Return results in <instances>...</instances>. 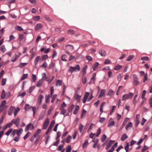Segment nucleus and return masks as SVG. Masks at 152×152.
Returning a JSON list of instances; mask_svg holds the SVG:
<instances>
[{
  "mask_svg": "<svg viewBox=\"0 0 152 152\" xmlns=\"http://www.w3.org/2000/svg\"><path fill=\"white\" fill-rule=\"evenodd\" d=\"M118 143L117 142H116L113 145L111 149H112L113 151L114 150L115 148L117 146Z\"/></svg>",
  "mask_w": 152,
  "mask_h": 152,
  "instance_id": "e2e57ef3",
  "label": "nucleus"
},
{
  "mask_svg": "<svg viewBox=\"0 0 152 152\" xmlns=\"http://www.w3.org/2000/svg\"><path fill=\"white\" fill-rule=\"evenodd\" d=\"M61 111L60 113V114L64 115L66 112V110L64 108L61 109Z\"/></svg>",
  "mask_w": 152,
  "mask_h": 152,
  "instance_id": "864d4df0",
  "label": "nucleus"
},
{
  "mask_svg": "<svg viewBox=\"0 0 152 152\" xmlns=\"http://www.w3.org/2000/svg\"><path fill=\"white\" fill-rule=\"evenodd\" d=\"M15 30L19 31H21L23 30V29L21 27L18 26H15Z\"/></svg>",
  "mask_w": 152,
  "mask_h": 152,
  "instance_id": "bb28decb",
  "label": "nucleus"
},
{
  "mask_svg": "<svg viewBox=\"0 0 152 152\" xmlns=\"http://www.w3.org/2000/svg\"><path fill=\"white\" fill-rule=\"evenodd\" d=\"M27 64V63H20L19 65V67L20 68H22L26 65Z\"/></svg>",
  "mask_w": 152,
  "mask_h": 152,
  "instance_id": "69168bd1",
  "label": "nucleus"
},
{
  "mask_svg": "<svg viewBox=\"0 0 152 152\" xmlns=\"http://www.w3.org/2000/svg\"><path fill=\"white\" fill-rule=\"evenodd\" d=\"M5 92L4 90H3L2 92L1 96V98L2 99H4L5 97Z\"/></svg>",
  "mask_w": 152,
  "mask_h": 152,
  "instance_id": "8fccbe9b",
  "label": "nucleus"
},
{
  "mask_svg": "<svg viewBox=\"0 0 152 152\" xmlns=\"http://www.w3.org/2000/svg\"><path fill=\"white\" fill-rule=\"evenodd\" d=\"M114 94V92L113 90L111 89H110L108 92L107 94V95L109 96H111Z\"/></svg>",
  "mask_w": 152,
  "mask_h": 152,
  "instance_id": "473e14b6",
  "label": "nucleus"
},
{
  "mask_svg": "<svg viewBox=\"0 0 152 152\" xmlns=\"http://www.w3.org/2000/svg\"><path fill=\"white\" fill-rule=\"evenodd\" d=\"M41 60V58L39 56H37L35 58L34 61V63L35 65H37L39 61Z\"/></svg>",
  "mask_w": 152,
  "mask_h": 152,
  "instance_id": "1a4fd4ad",
  "label": "nucleus"
},
{
  "mask_svg": "<svg viewBox=\"0 0 152 152\" xmlns=\"http://www.w3.org/2000/svg\"><path fill=\"white\" fill-rule=\"evenodd\" d=\"M80 70V66L78 65H77L75 67L70 66L69 67V71L72 73L74 72L78 71Z\"/></svg>",
  "mask_w": 152,
  "mask_h": 152,
  "instance_id": "f257e3e1",
  "label": "nucleus"
},
{
  "mask_svg": "<svg viewBox=\"0 0 152 152\" xmlns=\"http://www.w3.org/2000/svg\"><path fill=\"white\" fill-rule=\"evenodd\" d=\"M96 76V74L95 73H94L92 75V77L91 79V81L89 82V83L90 84V83L91 82L92 83H94V81L95 80V77Z\"/></svg>",
  "mask_w": 152,
  "mask_h": 152,
  "instance_id": "f3484780",
  "label": "nucleus"
},
{
  "mask_svg": "<svg viewBox=\"0 0 152 152\" xmlns=\"http://www.w3.org/2000/svg\"><path fill=\"white\" fill-rule=\"evenodd\" d=\"M51 96H50V95H48L47 97L46 96L45 97V102L46 103H48L50 101V99Z\"/></svg>",
  "mask_w": 152,
  "mask_h": 152,
  "instance_id": "49530a36",
  "label": "nucleus"
},
{
  "mask_svg": "<svg viewBox=\"0 0 152 152\" xmlns=\"http://www.w3.org/2000/svg\"><path fill=\"white\" fill-rule=\"evenodd\" d=\"M55 123V121L53 120L51 122L48 130H47V131L45 133V134H48L49 133V132L52 130V128L53 127Z\"/></svg>",
  "mask_w": 152,
  "mask_h": 152,
  "instance_id": "423d86ee",
  "label": "nucleus"
},
{
  "mask_svg": "<svg viewBox=\"0 0 152 152\" xmlns=\"http://www.w3.org/2000/svg\"><path fill=\"white\" fill-rule=\"evenodd\" d=\"M132 77L133 80V85L136 86L138 85L140 83V82L138 81V78L137 75L135 74H133L132 75Z\"/></svg>",
  "mask_w": 152,
  "mask_h": 152,
  "instance_id": "f03ea898",
  "label": "nucleus"
},
{
  "mask_svg": "<svg viewBox=\"0 0 152 152\" xmlns=\"http://www.w3.org/2000/svg\"><path fill=\"white\" fill-rule=\"evenodd\" d=\"M99 64L98 62H96L95 63L93 68V71H94L97 69Z\"/></svg>",
  "mask_w": 152,
  "mask_h": 152,
  "instance_id": "c85d7f7f",
  "label": "nucleus"
},
{
  "mask_svg": "<svg viewBox=\"0 0 152 152\" xmlns=\"http://www.w3.org/2000/svg\"><path fill=\"white\" fill-rule=\"evenodd\" d=\"M133 95L132 93H130L128 94H125L124 95L122 98V100L124 101L126 99H129L132 97Z\"/></svg>",
  "mask_w": 152,
  "mask_h": 152,
  "instance_id": "7ed1b4c3",
  "label": "nucleus"
},
{
  "mask_svg": "<svg viewBox=\"0 0 152 152\" xmlns=\"http://www.w3.org/2000/svg\"><path fill=\"white\" fill-rule=\"evenodd\" d=\"M40 131L41 129H38L36 132H35L34 135H35V136L37 137V136L39 134Z\"/></svg>",
  "mask_w": 152,
  "mask_h": 152,
  "instance_id": "603ef678",
  "label": "nucleus"
},
{
  "mask_svg": "<svg viewBox=\"0 0 152 152\" xmlns=\"http://www.w3.org/2000/svg\"><path fill=\"white\" fill-rule=\"evenodd\" d=\"M115 124V122L113 121H112L110 122H109L107 126L108 127H110L113 126Z\"/></svg>",
  "mask_w": 152,
  "mask_h": 152,
  "instance_id": "6ab92c4d",
  "label": "nucleus"
},
{
  "mask_svg": "<svg viewBox=\"0 0 152 152\" xmlns=\"http://www.w3.org/2000/svg\"><path fill=\"white\" fill-rule=\"evenodd\" d=\"M67 57V56L65 54H63L61 57V60L64 61H66L67 60L66 58Z\"/></svg>",
  "mask_w": 152,
  "mask_h": 152,
  "instance_id": "4c0bfd02",
  "label": "nucleus"
},
{
  "mask_svg": "<svg viewBox=\"0 0 152 152\" xmlns=\"http://www.w3.org/2000/svg\"><path fill=\"white\" fill-rule=\"evenodd\" d=\"M14 107L11 106L10 107L9 110L8 111V114L10 115H12V114L13 111H14Z\"/></svg>",
  "mask_w": 152,
  "mask_h": 152,
  "instance_id": "f8f14e48",
  "label": "nucleus"
},
{
  "mask_svg": "<svg viewBox=\"0 0 152 152\" xmlns=\"http://www.w3.org/2000/svg\"><path fill=\"white\" fill-rule=\"evenodd\" d=\"M106 136L104 134H103L101 139V140L102 142H104L106 139Z\"/></svg>",
  "mask_w": 152,
  "mask_h": 152,
  "instance_id": "37998d69",
  "label": "nucleus"
},
{
  "mask_svg": "<svg viewBox=\"0 0 152 152\" xmlns=\"http://www.w3.org/2000/svg\"><path fill=\"white\" fill-rule=\"evenodd\" d=\"M24 36L22 34H20L19 35L18 39H19L20 41L23 40L24 38Z\"/></svg>",
  "mask_w": 152,
  "mask_h": 152,
  "instance_id": "5fc2aeb1",
  "label": "nucleus"
},
{
  "mask_svg": "<svg viewBox=\"0 0 152 152\" xmlns=\"http://www.w3.org/2000/svg\"><path fill=\"white\" fill-rule=\"evenodd\" d=\"M48 56L47 55H43L42 57V60L44 61L45 59L48 58Z\"/></svg>",
  "mask_w": 152,
  "mask_h": 152,
  "instance_id": "338daca9",
  "label": "nucleus"
},
{
  "mask_svg": "<svg viewBox=\"0 0 152 152\" xmlns=\"http://www.w3.org/2000/svg\"><path fill=\"white\" fill-rule=\"evenodd\" d=\"M79 106L78 105L76 106L74 111L73 112V114H76L78 112V110H79Z\"/></svg>",
  "mask_w": 152,
  "mask_h": 152,
  "instance_id": "4be33fe9",
  "label": "nucleus"
},
{
  "mask_svg": "<svg viewBox=\"0 0 152 152\" xmlns=\"http://www.w3.org/2000/svg\"><path fill=\"white\" fill-rule=\"evenodd\" d=\"M99 140L98 139H96L95 140V138L92 140V142H93L94 143L93 146V147L94 148H96L97 145H98Z\"/></svg>",
  "mask_w": 152,
  "mask_h": 152,
  "instance_id": "6e6552de",
  "label": "nucleus"
},
{
  "mask_svg": "<svg viewBox=\"0 0 152 152\" xmlns=\"http://www.w3.org/2000/svg\"><path fill=\"white\" fill-rule=\"evenodd\" d=\"M57 97V94H54V95H53V96L52 97V99L51 100V102L52 103H53L54 102L55 100L56 99Z\"/></svg>",
  "mask_w": 152,
  "mask_h": 152,
  "instance_id": "c03bdc74",
  "label": "nucleus"
},
{
  "mask_svg": "<svg viewBox=\"0 0 152 152\" xmlns=\"http://www.w3.org/2000/svg\"><path fill=\"white\" fill-rule=\"evenodd\" d=\"M88 140L86 139V140L83 143V148H85L88 145Z\"/></svg>",
  "mask_w": 152,
  "mask_h": 152,
  "instance_id": "2f4dec72",
  "label": "nucleus"
},
{
  "mask_svg": "<svg viewBox=\"0 0 152 152\" xmlns=\"http://www.w3.org/2000/svg\"><path fill=\"white\" fill-rule=\"evenodd\" d=\"M89 93L87 92L85 93L83 99V103H85L89 95Z\"/></svg>",
  "mask_w": 152,
  "mask_h": 152,
  "instance_id": "0eeeda50",
  "label": "nucleus"
},
{
  "mask_svg": "<svg viewBox=\"0 0 152 152\" xmlns=\"http://www.w3.org/2000/svg\"><path fill=\"white\" fill-rule=\"evenodd\" d=\"M43 83L42 80H40L37 82V86L38 87H40L42 85Z\"/></svg>",
  "mask_w": 152,
  "mask_h": 152,
  "instance_id": "a878e982",
  "label": "nucleus"
},
{
  "mask_svg": "<svg viewBox=\"0 0 152 152\" xmlns=\"http://www.w3.org/2000/svg\"><path fill=\"white\" fill-rule=\"evenodd\" d=\"M49 124V119L48 118H47L45 120V121L43 123L42 126V129H47Z\"/></svg>",
  "mask_w": 152,
  "mask_h": 152,
  "instance_id": "39448f33",
  "label": "nucleus"
},
{
  "mask_svg": "<svg viewBox=\"0 0 152 152\" xmlns=\"http://www.w3.org/2000/svg\"><path fill=\"white\" fill-rule=\"evenodd\" d=\"M128 138V137L125 134H124L121 137V140L122 141H124Z\"/></svg>",
  "mask_w": 152,
  "mask_h": 152,
  "instance_id": "dca6fc26",
  "label": "nucleus"
},
{
  "mask_svg": "<svg viewBox=\"0 0 152 152\" xmlns=\"http://www.w3.org/2000/svg\"><path fill=\"white\" fill-rule=\"evenodd\" d=\"M28 76V75L27 74H23L21 78H20V80H23L24 79H25Z\"/></svg>",
  "mask_w": 152,
  "mask_h": 152,
  "instance_id": "ea45409f",
  "label": "nucleus"
},
{
  "mask_svg": "<svg viewBox=\"0 0 152 152\" xmlns=\"http://www.w3.org/2000/svg\"><path fill=\"white\" fill-rule=\"evenodd\" d=\"M76 32V31L73 30L69 29L67 31V33L69 34H73Z\"/></svg>",
  "mask_w": 152,
  "mask_h": 152,
  "instance_id": "b1692460",
  "label": "nucleus"
},
{
  "mask_svg": "<svg viewBox=\"0 0 152 152\" xmlns=\"http://www.w3.org/2000/svg\"><path fill=\"white\" fill-rule=\"evenodd\" d=\"M45 115V112H42L41 113V114L39 115V120H42L43 118V117Z\"/></svg>",
  "mask_w": 152,
  "mask_h": 152,
  "instance_id": "5701e85b",
  "label": "nucleus"
},
{
  "mask_svg": "<svg viewBox=\"0 0 152 152\" xmlns=\"http://www.w3.org/2000/svg\"><path fill=\"white\" fill-rule=\"evenodd\" d=\"M87 68V66H85L83 69V76H84L86 74V70Z\"/></svg>",
  "mask_w": 152,
  "mask_h": 152,
  "instance_id": "c756f323",
  "label": "nucleus"
},
{
  "mask_svg": "<svg viewBox=\"0 0 152 152\" xmlns=\"http://www.w3.org/2000/svg\"><path fill=\"white\" fill-rule=\"evenodd\" d=\"M86 113V111L84 109L83 110V111L81 115V118H82Z\"/></svg>",
  "mask_w": 152,
  "mask_h": 152,
  "instance_id": "bf43d9fd",
  "label": "nucleus"
},
{
  "mask_svg": "<svg viewBox=\"0 0 152 152\" xmlns=\"http://www.w3.org/2000/svg\"><path fill=\"white\" fill-rule=\"evenodd\" d=\"M86 80L87 78L86 77H82V82L83 84H85L86 83Z\"/></svg>",
  "mask_w": 152,
  "mask_h": 152,
  "instance_id": "4d7b16f0",
  "label": "nucleus"
},
{
  "mask_svg": "<svg viewBox=\"0 0 152 152\" xmlns=\"http://www.w3.org/2000/svg\"><path fill=\"white\" fill-rule=\"evenodd\" d=\"M74 107V105H71L69 108L68 110V112H71L73 110V109Z\"/></svg>",
  "mask_w": 152,
  "mask_h": 152,
  "instance_id": "774afa93",
  "label": "nucleus"
},
{
  "mask_svg": "<svg viewBox=\"0 0 152 152\" xmlns=\"http://www.w3.org/2000/svg\"><path fill=\"white\" fill-rule=\"evenodd\" d=\"M106 91L105 89H102L101 90L100 94L98 96L99 97L103 96L105 94Z\"/></svg>",
  "mask_w": 152,
  "mask_h": 152,
  "instance_id": "2eb2a0df",
  "label": "nucleus"
},
{
  "mask_svg": "<svg viewBox=\"0 0 152 152\" xmlns=\"http://www.w3.org/2000/svg\"><path fill=\"white\" fill-rule=\"evenodd\" d=\"M146 93V91L145 90H144L143 91L142 94L141 96V98L143 99L144 98L145 96Z\"/></svg>",
  "mask_w": 152,
  "mask_h": 152,
  "instance_id": "0e129e2a",
  "label": "nucleus"
},
{
  "mask_svg": "<svg viewBox=\"0 0 152 152\" xmlns=\"http://www.w3.org/2000/svg\"><path fill=\"white\" fill-rule=\"evenodd\" d=\"M62 83V81L61 80H57L56 85V86H61V85Z\"/></svg>",
  "mask_w": 152,
  "mask_h": 152,
  "instance_id": "72a5a7b5",
  "label": "nucleus"
},
{
  "mask_svg": "<svg viewBox=\"0 0 152 152\" xmlns=\"http://www.w3.org/2000/svg\"><path fill=\"white\" fill-rule=\"evenodd\" d=\"M1 50L3 53H4L6 50V49L4 45H2L1 48Z\"/></svg>",
  "mask_w": 152,
  "mask_h": 152,
  "instance_id": "3c124183",
  "label": "nucleus"
},
{
  "mask_svg": "<svg viewBox=\"0 0 152 152\" xmlns=\"http://www.w3.org/2000/svg\"><path fill=\"white\" fill-rule=\"evenodd\" d=\"M132 126V123L131 122H129L126 127V129L127 131L128 130V128Z\"/></svg>",
  "mask_w": 152,
  "mask_h": 152,
  "instance_id": "c9c22d12",
  "label": "nucleus"
},
{
  "mask_svg": "<svg viewBox=\"0 0 152 152\" xmlns=\"http://www.w3.org/2000/svg\"><path fill=\"white\" fill-rule=\"evenodd\" d=\"M32 78L33 82H34L37 79V77L35 75L32 74Z\"/></svg>",
  "mask_w": 152,
  "mask_h": 152,
  "instance_id": "13d9d810",
  "label": "nucleus"
},
{
  "mask_svg": "<svg viewBox=\"0 0 152 152\" xmlns=\"http://www.w3.org/2000/svg\"><path fill=\"white\" fill-rule=\"evenodd\" d=\"M44 18L48 22H51L52 21V20L50 19V18L46 15H45L44 16Z\"/></svg>",
  "mask_w": 152,
  "mask_h": 152,
  "instance_id": "58836bf2",
  "label": "nucleus"
},
{
  "mask_svg": "<svg viewBox=\"0 0 152 152\" xmlns=\"http://www.w3.org/2000/svg\"><path fill=\"white\" fill-rule=\"evenodd\" d=\"M71 139H72L71 136L70 135H69L67 136V137L66 139V142L67 143H69L70 142V140Z\"/></svg>",
  "mask_w": 152,
  "mask_h": 152,
  "instance_id": "7c9ffc66",
  "label": "nucleus"
},
{
  "mask_svg": "<svg viewBox=\"0 0 152 152\" xmlns=\"http://www.w3.org/2000/svg\"><path fill=\"white\" fill-rule=\"evenodd\" d=\"M12 124H14L17 127H18L20 122V119L19 118H17L16 119H13L12 121Z\"/></svg>",
  "mask_w": 152,
  "mask_h": 152,
  "instance_id": "20e7f679",
  "label": "nucleus"
},
{
  "mask_svg": "<svg viewBox=\"0 0 152 152\" xmlns=\"http://www.w3.org/2000/svg\"><path fill=\"white\" fill-rule=\"evenodd\" d=\"M73 48L72 46L69 45H67L66 46V49L72 50L73 49Z\"/></svg>",
  "mask_w": 152,
  "mask_h": 152,
  "instance_id": "a18cd8bd",
  "label": "nucleus"
},
{
  "mask_svg": "<svg viewBox=\"0 0 152 152\" xmlns=\"http://www.w3.org/2000/svg\"><path fill=\"white\" fill-rule=\"evenodd\" d=\"M42 27V25L41 23H39L37 24L34 27V29L35 31L39 30Z\"/></svg>",
  "mask_w": 152,
  "mask_h": 152,
  "instance_id": "9d476101",
  "label": "nucleus"
},
{
  "mask_svg": "<svg viewBox=\"0 0 152 152\" xmlns=\"http://www.w3.org/2000/svg\"><path fill=\"white\" fill-rule=\"evenodd\" d=\"M31 126L32 127L33 129L34 128L33 125H32V124L31 123L27 125V126L26 127L25 129V131L26 132H27Z\"/></svg>",
  "mask_w": 152,
  "mask_h": 152,
  "instance_id": "4468645a",
  "label": "nucleus"
},
{
  "mask_svg": "<svg viewBox=\"0 0 152 152\" xmlns=\"http://www.w3.org/2000/svg\"><path fill=\"white\" fill-rule=\"evenodd\" d=\"M20 110V109L18 107L15 109H14V115L15 116L17 115L18 113Z\"/></svg>",
  "mask_w": 152,
  "mask_h": 152,
  "instance_id": "cd10ccee",
  "label": "nucleus"
},
{
  "mask_svg": "<svg viewBox=\"0 0 152 152\" xmlns=\"http://www.w3.org/2000/svg\"><path fill=\"white\" fill-rule=\"evenodd\" d=\"M122 67V66L119 65H118L115 66L114 68V69L115 70H118Z\"/></svg>",
  "mask_w": 152,
  "mask_h": 152,
  "instance_id": "a19ab883",
  "label": "nucleus"
},
{
  "mask_svg": "<svg viewBox=\"0 0 152 152\" xmlns=\"http://www.w3.org/2000/svg\"><path fill=\"white\" fill-rule=\"evenodd\" d=\"M149 58L147 56H144L141 58V60H142L149 61Z\"/></svg>",
  "mask_w": 152,
  "mask_h": 152,
  "instance_id": "09e8293b",
  "label": "nucleus"
},
{
  "mask_svg": "<svg viewBox=\"0 0 152 152\" xmlns=\"http://www.w3.org/2000/svg\"><path fill=\"white\" fill-rule=\"evenodd\" d=\"M17 131V130L16 129L14 130L11 134L10 136L12 137H14L15 134L16 133Z\"/></svg>",
  "mask_w": 152,
  "mask_h": 152,
  "instance_id": "052dcab7",
  "label": "nucleus"
},
{
  "mask_svg": "<svg viewBox=\"0 0 152 152\" xmlns=\"http://www.w3.org/2000/svg\"><path fill=\"white\" fill-rule=\"evenodd\" d=\"M128 118H126L125 119L123 122V124L122 125V126H121L120 128V130H121L124 127V126L126 124V121H127V119Z\"/></svg>",
  "mask_w": 152,
  "mask_h": 152,
  "instance_id": "412c9836",
  "label": "nucleus"
},
{
  "mask_svg": "<svg viewBox=\"0 0 152 152\" xmlns=\"http://www.w3.org/2000/svg\"><path fill=\"white\" fill-rule=\"evenodd\" d=\"M7 107V106H5L4 107L0 106V113H1L4 109H6Z\"/></svg>",
  "mask_w": 152,
  "mask_h": 152,
  "instance_id": "de8ad7c7",
  "label": "nucleus"
},
{
  "mask_svg": "<svg viewBox=\"0 0 152 152\" xmlns=\"http://www.w3.org/2000/svg\"><path fill=\"white\" fill-rule=\"evenodd\" d=\"M112 142V140H110L109 142L107 143V147L106 148V149H107L111 145L113 144V142Z\"/></svg>",
  "mask_w": 152,
  "mask_h": 152,
  "instance_id": "e433bc0d",
  "label": "nucleus"
},
{
  "mask_svg": "<svg viewBox=\"0 0 152 152\" xmlns=\"http://www.w3.org/2000/svg\"><path fill=\"white\" fill-rule=\"evenodd\" d=\"M23 131V129L21 128L19 129L18 130H17L16 134H17L18 136H20L21 134L22 133Z\"/></svg>",
  "mask_w": 152,
  "mask_h": 152,
  "instance_id": "aec40b11",
  "label": "nucleus"
},
{
  "mask_svg": "<svg viewBox=\"0 0 152 152\" xmlns=\"http://www.w3.org/2000/svg\"><path fill=\"white\" fill-rule=\"evenodd\" d=\"M12 129L11 128L7 131L5 133V135L8 136L12 131Z\"/></svg>",
  "mask_w": 152,
  "mask_h": 152,
  "instance_id": "f704fd0d",
  "label": "nucleus"
},
{
  "mask_svg": "<svg viewBox=\"0 0 152 152\" xmlns=\"http://www.w3.org/2000/svg\"><path fill=\"white\" fill-rule=\"evenodd\" d=\"M6 81V78H3L2 79L1 84L2 86H4L5 85Z\"/></svg>",
  "mask_w": 152,
  "mask_h": 152,
  "instance_id": "6e6d98bb",
  "label": "nucleus"
},
{
  "mask_svg": "<svg viewBox=\"0 0 152 152\" xmlns=\"http://www.w3.org/2000/svg\"><path fill=\"white\" fill-rule=\"evenodd\" d=\"M44 98V97L43 95H40L38 98V102L39 105H40L42 103V99Z\"/></svg>",
  "mask_w": 152,
  "mask_h": 152,
  "instance_id": "ddd939ff",
  "label": "nucleus"
},
{
  "mask_svg": "<svg viewBox=\"0 0 152 152\" xmlns=\"http://www.w3.org/2000/svg\"><path fill=\"white\" fill-rule=\"evenodd\" d=\"M81 96H79L78 94H76L74 96V97L75 99H76L78 102H79L80 100V98Z\"/></svg>",
  "mask_w": 152,
  "mask_h": 152,
  "instance_id": "393cba45",
  "label": "nucleus"
},
{
  "mask_svg": "<svg viewBox=\"0 0 152 152\" xmlns=\"http://www.w3.org/2000/svg\"><path fill=\"white\" fill-rule=\"evenodd\" d=\"M118 143L117 142H116L113 145L111 149H112L113 151L114 150L115 148L117 146Z\"/></svg>",
  "mask_w": 152,
  "mask_h": 152,
  "instance_id": "680f3d73",
  "label": "nucleus"
},
{
  "mask_svg": "<svg viewBox=\"0 0 152 152\" xmlns=\"http://www.w3.org/2000/svg\"><path fill=\"white\" fill-rule=\"evenodd\" d=\"M99 53L102 56H104L106 55V52L104 50H100Z\"/></svg>",
  "mask_w": 152,
  "mask_h": 152,
  "instance_id": "9b49d317",
  "label": "nucleus"
},
{
  "mask_svg": "<svg viewBox=\"0 0 152 152\" xmlns=\"http://www.w3.org/2000/svg\"><path fill=\"white\" fill-rule=\"evenodd\" d=\"M30 134L31 133L30 132H28L23 137L24 139L25 140L28 138Z\"/></svg>",
  "mask_w": 152,
  "mask_h": 152,
  "instance_id": "79ce46f5",
  "label": "nucleus"
},
{
  "mask_svg": "<svg viewBox=\"0 0 152 152\" xmlns=\"http://www.w3.org/2000/svg\"><path fill=\"white\" fill-rule=\"evenodd\" d=\"M26 95V93L25 92H24L22 93H21V92H19L18 94V97H20L21 98H23Z\"/></svg>",
  "mask_w": 152,
  "mask_h": 152,
  "instance_id": "a211bd4d",
  "label": "nucleus"
}]
</instances>
